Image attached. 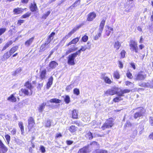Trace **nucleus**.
Returning <instances> with one entry per match:
<instances>
[{
  "label": "nucleus",
  "mask_w": 153,
  "mask_h": 153,
  "mask_svg": "<svg viewBox=\"0 0 153 153\" xmlns=\"http://www.w3.org/2000/svg\"><path fill=\"white\" fill-rule=\"evenodd\" d=\"M146 77V75L142 72H139L137 74L135 79L138 80H142L144 79Z\"/></svg>",
  "instance_id": "obj_7"
},
{
  "label": "nucleus",
  "mask_w": 153,
  "mask_h": 153,
  "mask_svg": "<svg viewBox=\"0 0 153 153\" xmlns=\"http://www.w3.org/2000/svg\"><path fill=\"white\" fill-rule=\"evenodd\" d=\"M11 134L13 135L16 134V131L15 129H13L11 132Z\"/></svg>",
  "instance_id": "obj_62"
},
{
  "label": "nucleus",
  "mask_w": 153,
  "mask_h": 153,
  "mask_svg": "<svg viewBox=\"0 0 153 153\" xmlns=\"http://www.w3.org/2000/svg\"><path fill=\"white\" fill-rule=\"evenodd\" d=\"M47 45H45L44 44H42L40 48V50L41 51H44L47 48H49V47H46Z\"/></svg>",
  "instance_id": "obj_39"
},
{
  "label": "nucleus",
  "mask_w": 153,
  "mask_h": 153,
  "mask_svg": "<svg viewBox=\"0 0 153 153\" xmlns=\"http://www.w3.org/2000/svg\"><path fill=\"white\" fill-rule=\"evenodd\" d=\"M77 53H75L69 55L68 57V64L70 65H73L75 64L74 59L77 55Z\"/></svg>",
  "instance_id": "obj_3"
},
{
  "label": "nucleus",
  "mask_w": 153,
  "mask_h": 153,
  "mask_svg": "<svg viewBox=\"0 0 153 153\" xmlns=\"http://www.w3.org/2000/svg\"><path fill=\"white\" fill-rule=\"evenodd\" d=\"M126 75L127 77L130 79H132L133 78L132 74L129 72H127L126 74Z\"/></svg>",
  "instance_id": "obj_51"
},
{
  "label": "nucleus",
  "mask_w": 153,
  "mask_h": 153,
  "mask_svg": "<svg viewBox=\"0 0 153 153\" xmlns=\"http://www.w3.org/2000/svg\"><path fill=\"white\" fill-rule=\"evenodd\" d=\"M90 145L94 146H95L96 147H98L99 146V144H98L97 143L94 141L92 142L90 144Z\"/></svg>",
  "instance_id": "obj_45"
},
{
  "label": "nucleus",
  "mask_w": 153,
  "mask_h": 153,
  "mask_svg": "<svg viewBox=\"0 0 153 153\" xmlns=\"http://www.w3.org/2000/svg\"><path fill=\"white\" fill-rule=\"evenodd\" d=\"M149 137L150 139L153 140V132L151 133L149 136Z\"/></svg>",
  "instance_id": "obj_63"
},
{
  "label": "nucleus",
  "mask_w": 153,
  "mask_h": 153,
  "mask_svg": "<svg viewBox=\"0 0 153 153\" xmlns=\"http://www.w3.org/2000/svg\"><path fill=\"white\" fill-rule=\"evenodd\" d=\"M89 145L84 147L80 149L78 151V153H89L90 151V150L89 149Z\"/></svg>",
  "instance_id": "obj_9"
},
{
  "label": "nucleus",
  "mask_w": 153,
  "mask_h": 153,
  "mask_svg": "<svg viewBox=\"0 0 153 153\" xmlns=\"http://www.w3.org/2000/svg\"><path fill=\"white\" fill-rule=\"evenodd\" d=\"M24 22V20H19L18 21L17 24L20 25H21V24L23 23Z\"/></svg>",
  "instance_id": "obj_58"
},
{
  "label": "nucleus",
  "mask_w": 153,
  "mask_h": 153,
  "mask_svg": "<svg viewBox=\"0 0 153 153\" xmlns=\"http://www.w3.org/2000/svg\"><path fill=\"white\" fill-rule=\"evenodd\" d=\"M70 37L71 36L68 33L67 35H66L62 39L61 41V42H64L68 38Z\"/></svg>",
  "instance_id": "obj_36"
},
{
  "label": "nucleus",
  "mask_w": 153,
  "mask_h": 153,
  "mask_svg": "<svg viewBox=\"0 0 153 153\" xmlns=\"http://www.w3.org/2000/svg\"><path fill=\"white\" fill-rule=\"evenodd\" d=\"M40 150L42 153H45V148L43 146H41L40 147Z\"/></svg>",
  "instance_id": "obj_53"
},
{
  "label": "nucleus",
  "mask_w": 153,
  "mask_h": 153,
  "mask_svg": "<svg viewBox=\"0 0 153 153\" xmlns=\"http://www.w3.org/2000/svg\"><path fill=\"white\" fill-rule=\"evenodd\" d=\"M86 137H88L90 140L92 139L93 138V136L92 133L90 132H88L86 134Z\"/></svg>",
  "instance_id": "obj_41"
},
{
  "label": "nucleus",
  "mask_w": 153,
  "mask_h": 153,
  "mask_svg": "<svg viewBox=\"0 0 153 153\" xmlns=\"http://www.w3.org/2000/svg\"><path fill=\"white\" fill-rule=\"evenodd\" d=\"M113 120L112 118H110L107 120L101 127L103 130H104L107 128L111 127L114 125Z\"/></svg>",
  "instance_id": "obj_1"
},
{
  "label": "nucleus",
  "mask_w": 153,
  "mask_h": 153,
  "mask_svg": "<svg viewBox=\"0 0 153 153\" xmlns=\"http://www.w3.org/2000/svg\"><path fill=\"white\" fill-rule=\"evenodd\" d=\"M24 9L22 8L18 7L14 9L13 10V12L14 14H18L21 13L23 11Z\"/></svg>",
  "instance_id": "obj_15"
},
{
  "label": "nucleus",
  "mask_w": 153,
  "mask_h": 153,
  "mask_svg": "<svg viewBox=\"0 0 153 153\" xmlns=\"http://www.w3.org/2000/svg\"><path fill=\"white\" fill-rule=\"evenodd\" d=\"M119 91L120 92L119 94V96H123V94L129 92L130 91V90L128 89H125L123 90H121L119 88Z\"/></svg>",
  "instance_id": "obj_18"
},
{
  "label": "nucleus",
  "mask_w": 153,
  "mask_h": 153,
  "mask_svg": "<svg viewBox=\"0 0 153 153\" xmlns=\"http://www.w3.org/2000/svg\"><path fill=\"white\" fill-rule=\"evenodd\" d=\"M80 27H77L76 28L73 29L71 31L69 32L68 34L71 36L73 34L77 29L79 28Z\"/></svg>",
  "instance_id": "obj_35"
},
{
  "label": "nucleus",
  "mask_w": 153,
  "mask_h": 153,
  "mask_svg": "<svg viewBox=\"0 0 153 153\" xmlns=\"http://www.w3.org/2000/svg\"><path fill=\"white\" fill-rule=\"evenodd\" d=\"M94 153H108V152L105 150H97Z\"/></svg>",
  "instance_id": "obj_33"
},
{
  "label": "nucleus",
  "mask_w": 153,
  "mask_h": 153,
  "mask_svg": "<svg viewBox=\"0 0 153 153\" xmlns=\"http://www.w3.org/2000/svg\"><path fill=\"white\" fill-rule=\"evenodd\" d=\"M105 20L104 19H102L101 22L99 27V32L97 35H96L94 37V39L97 40L99 38L100 36L102 31L103 30L104 25L105 24Z\"/></svg>",
  "instance_id": "obj_2"
},
{
  "label": "nucleus",
  "mask_w": 153,
  "mask_h": 153,
  "mask_svg": "<svg viewBox=\"0 0 153 153\" xmlns=\"http://www.w3.org/2000/svg\"><path fill=\"white\" fill-rule=\"evenodd\" d=\"M25 86L29 90H32V89L33 88V87L31 83L29 82V81H27L25 83Z\"/></svg>",
  "instance_id": "obj_23"
},
{
  "label": "nucleus",
  "mask_w": 153,
  "mask_h": 153,
  "mask_svg": "<svg viewBox=\"0 0 153 153\" xmlns=\"http://www.w3.org/2000/svg\"><path fill=\"white\" fill-rule=\"evenodd\" d=\"M31 15V13L27 12L25 14L23 15L21 17V18H25L29 17Z\"/></svg>",
  "instance_id": "obj_38"
},
{
  "label": "nucleus",
  "mask_w": 153,
  "mask_h": 153,
  "mask_svg": "<svg viewBox=\"0 0 153 153\" xmlns=\"http://www.w3.org/2000/svg\"><path fill=\"white\" fill-rule=\"evenodd\" d=\"M137 130H135L133 133V134L131 135V137L133 138H134L137 133Z\"/></svg>",
  "instance_id": "obj_44"
},
{
  "label": "nucleus",
  "mask_w": 153,
  "mask_h": 153,
  "mask_svg": "<svg viewBox=\"0 0 153 153\" xmlns=\"http://www.w3.org/2000/svg\"><path fill=\"white\" fill-rule=\"evenodd\" d=\"M80 0H77L70 7H74L75 6H76L77 5H79L80 4Z\"/></svg>",
  "instance_id": "obj_37"
},
{
  "label": "nucleus",
  "mask_w": 153,
  "mask_h": 153,
  "mask_svg": "<svg viewBox=\"0 0 153 153\" xmlns=\"http://www.w3.org/2000/svg\"><path fill=\"white\" fill-rule=\"evenodd\" d=\"M87 48V47L86 45H85L84 46H82L81 47V48L78 50V51L76 52V53H77V54L78 55H79L80 54L81 51H85L86 49Z\"/></svg>",
  "instance_id": "obj_24"
},
{
  "label": "nucleus",
  "mask_w": 153,
  "mask_h": 153,
  "mask_svg": "<svg viewBox=\"0 0 153 153\" xmlns=\"http://www.w3.org/2000/svg\"><path fill=\"white\" fill-rule=\"evenodd\" d=\"M28 128L29 130L32 129L35 123L34 119L31 117H30L28 120Z\"/></svg>",
  "instance_id": "obj_8"
},
{
  "label": "nucleus",
  "mask_w": 153,
  "mask_h": 153,
  "mask_svg": "<svg viewBox=\"0 0 153 153\" xmlns=\"http://www.w3.org/2000/svg\"><path fill=\"white\" fill-rule=\"evenodd\" d=\"M11 55V54L8 52L5 53L4 54L3 56V58H2V61H4L7 59H8L10 56Z\"/></svg>",
  "instance_id": "obj_22"
},
{
  "label": "nucleus",
  "mask_w": 153,
  "mask_h": 153,
  "mask_svg": "<svg viewBox=\"0 0 153 153\" xmlns=\"http://www.w3.org/2000/svg\"><path fill=\"white\" fill-rule=\"evenodd\" d=\"M114 77L117 79H118L120 78V75L119 73L117 71H116L114 72Z\"/></svg>",
  "instance_id": "obj_32"
},
{
  "label": "nucleus",
  "mask_w": 153,
  "mask_h": 153,
  "mask_svg": "<svg viewBox=\"0 0 153 153\" xmlns=\"http://www.w3.org/2000/svg\"><path fill=\"white\" fill-rule=\"evenodd\" d=\"M77 48H76L74 45L71 46V48H69L68 50L66 52V55L71 53V52L77 50Z\"/></svg>",
  "instance_id": "obj_16"
},
{
  "label": "nucleus",
  "mask_w": 153,
  "mask_h": 153,
  "mask_svg": "<svg viewBox=\"0 0 153 153\" xmlns=\"http://www.w3.org/2000/svg\"><path fill=\"white\" fill-rule=\"evenodd\" d=\"M5 138L7 140L8 144H9L10 140V136L8 134H6L5 136Z\"/></svg>",
  "instance_id": "obj_46"
},
{
  "label": "nucleus",
  "mask_w": 153,
  "mask_h": 153,
  "mask_svg": "<svg viewBox=\"0 0 153 153\" xmlns=\"http://www.w3.org/2000/svg\"><path fill=\"white\" fill-rule=\"evenodd\" d=\"M52 85V84L48 82L47 84V89H49Z\"/></svg>",
  "instance_id": "obj_64"
},
{
  "label": "nucleus",
  "mask_w": 153,
  "mask_h": 153,
  "mask_svg": "<svg viewBox=\"0 0 153 153\" xmlns=\"http://www.w3.org/2000/svg\"><path fill=\"white\" fill-rule=\"evenodd\" d=\"M18 124L19 126L21 129L22 134H23V133H24V126H23V123L22 122H19Z\"/></svg>",
  "instance_id": "obj_25"
},
{
  "label": "nucleus",
  "mask_w": 153,
  "mask_h": 153,
  "mask_svg": "<svg viewBox=\"0 0 153 153\" xmlns=\"http://www.w3.org/2000/svg\"><path fill=\"white\" fill-rule=\"evenodd\" d=\"M79 37H76L73 39L70 42L66 45V46L68 47L72 44H75L79 40Z\"/></svg>",
  "instance_id": "obj_17"
},
{
  "label": "nucleus",
  "mask_w": 153,
  "mask_h": 153,
  "mask_svg": "<svg viewBox=\"0 0 153 153\" xmlns=\"http://www.w3.org/2000/svg\"><path fill=\"white\" fill-rule=\"evenodd\" d=\"M129 46L130 49L131 51H134L137 53L138 52V48L137 42L134 41L132 40L130 42Z\"/></svg>",
  "instance_id": "obj_5"
},
{
  "label": "nucleus",
  "mask_w": 153,
  "mask_h": 153,
  "mask_svg": "<svg viewBox=\"0 0 153 153\" xmlns=\"http://www.w3.org/2000/svg\"><path fill=\"white\" fill-rule=\"evenodd\" d=\"M18 46H15L13 47L10 49L9 53L11 55L12 54L14 53L18 49Z\"/></svg>",
  "instance_id": "obj_26"
},
{
  "label": "nucleus",
  "mask_w": 153,
  "mask_h": 153,
  "mask_svg": "<svg viewBox=\"0 0 153 153\" xmlns=\"http://www.w3.org/2000/svg\"><path fill=\"white\" fill-rule=\"evenodd\" d=\"M150 124L152 126H153V117H150L149 118Z\"/></svg>",
  "instance_id": "obj_56"
},
{
  "label": "nucleus",
  "mask_w": 153,
  "mask_h": 153,
  "mask_svg": "<svg viewBox=\"0 0 153 153\" xmlns=\"http://www.w3.org/2000/svg\"><path fill=\"white\" fill-rule=\"evenodd\" d=\"M119 88L117 87H113L110 89H108L105 93L107 95H113L115 94H117L119 96Z\"/></svg>",
  "instance_id": "obj_4"
},
{
  "label": "nucleus",
  "mask_w": 153,
  "mask_h": 153,
  "mask_svg": "<svg viewBox=\"0 0 153 153\" xmlns=\"http://www.w3.org/2000/svg\"><path fill=\"white\" fill-rule=\"evenodd\" d=\"M14 94H11L10 96L7 98V100L11 102H15L17 100L16 97L14 96Z\"/></svg>",
  "instance_id": "obj_14"
},
{
  "label": "nucleus",
  "mask_w": 153,
  "mask_h": 153,
  "mask_svg": "<svg viewBox=\"0 0 153 153\" xmlns=\"http://www.w3.org/2000/svg\"><path fill=\"white\" fill-rule=\"evenodd\" d=\"M40 77L41 79H45L46 74V70L44 69L40 72Z\"/></svg>",
  "instance_id": "obj_20"
},
{
  "label": "nucleus",
  "mask_w": 153,
  "mask_h": 153,
  "mask_svg": "<svg viewBox=\"0 0 153 153\" xmlns=\"http://www.w3.org/2000/svg\"><path fill=\"white\" fill-rule=\"evenodd\" d=\"M6 30V29L4 28H0V36Z\"/></svg>",
  "instance_id": "obj_47"
},
{
  "label": "nucleus",
  "mask_w": 153,
  "mask_h": 153,
  "mask_svg": "<svg viewBox=\"0 0 153 153\" xmlns=\"http://www.w3.org/2000/svg\"><path fill=\"white\" fill-rule=\"evenodd\" d=\"M119 66L120 68H123V65L122 62L121 61H119Z\"/></svg>",
  "instance_id": "obj_59"
},
{
  "label": "nucleus",
  "mask_w": 153,
  "mask_h": 153,
  "mask_svg": "<svg viewBox=\"0 0 153 153\" xmlns=\"http://www.w3.org/2000/svg\"><path fill=\"white\" fill-rule=\"evenodd\" d=\"M37 9V7L35 3L32 4L30 7V10L32 11L33 12L36 11Z\"/></svg>",
  "instance_id": "obj_30"
},
{
  "label": "nucleus",
  "mask_w": 153,
  "mask_h": 153,
  "mask_svg": "<svg viewBox=\"0 0 153 153\" xmlns=\"http://www.w3.org/2000/svg\"><path fill=\"white\" fill-rule=\"evenodd\" d=\"M51 41V39L48 38L47 40L46 41H45V43L44 44L45 45L47 46L49 44Z\"/></svg>",
  "instance_id": "obj_55"
},
{
  "label": "nucleus",
  "mask_w": 153,
  "mask_h": 153,
  "mask_svg": "<svg viewBox=\"0 0 153 153\" xmlns=\"http://www.w3.org/2000/svg\"><path fill=\"white\" fill-rule=\"evenodd\" d=\"M138 109L139 111L136 113L134 114V117L135 119H137L141 116L145 111V110L142 107H139Z\"/></svg>",
  "instance_id": "obj_6"
},
{
  "label": "nucleus",
  "mask_w": 153,
  "mask_h": 153,
  "mask_svg": "<svg viewBox=\"0 0 153 153\" xmlns=\"http://www.w3.org/2000/svg\"><path fill=\"white\" fill-rule=\"evenodd\" d=\"M126 52L124 50H122L120 53L121 57L122 58H124L125 56Z\"/></svg>",
  "instance_id": "obj_49"
},
{
  "label": "nucleus",
  "mask_w": 153,
  "mask_h": 153,
  "mask_svg": "<svg viewBox=\"0 0 153 153\" xmlns=\"http://www.w3.org/2000/svg\"><path fill=\"white\" fill-rule=\"evenodd\" d=\"M51 13V11H49L45 14H44L42 17V18L45 19Z\"/></svg>",
  "instance_id": "obj_42"
},
{
  "label": "nucleus",
  "mask_w": 153,
  "mask_h": 153,
  "mask_svg": "<svg viewBox=\"0 0 153 153\" xmlns=\"http://www.w3.org/2000/svg\"><path fill=\"white\" fill-rule=\"evenodd\" d=\"M58 65V63L55 61H52L49 64V67L50 69L51 68L53 69L55 68Z\"/></svg>",
  "instance_id": "obj_12"
},
{
  "label": "nucleus",
  "mask_w": 153,
  "mask_h": 153,
  "mask_svg": "<svg viewBox=\"0 0 153 153\" xmlns=\"http://www.w3.org/2000/svg\"><path fill=\"white\" fill-rule=\"evenodd\" d=\"M73 92L74 94L76 95H78L80 93L79 90L77 88L74 89Z\"/></svg>",
  "instance_id": "obj_40"
},
{
  "label": "nucleus",
  "mask_w": 153,
  "mask_h": 153,
  "mask_svg": "<svg viewBox=\"0 0 153 153\" xmlns=\"http://www.w3.org/2000/svg\"><path fill=\"white\" fill-rule=\"evenodd\" d=\"M74 87V85L73 84H71L66 87V90L67 91H69L71 89Z\"/></svg>",
  "instance_id": "obj_43"
},
{
  "label": "nucleus",
  "mask_w": 153,
  "mask_h": 153,
  "mask_svg": "<svg viewBox=\"0 0 153 153\" xmlns=\"http://www.w3.org/2000/svg\"><path fill=\"white\" fill-rule=\"evenodd\" d=\"M69 130L72 133L75 132L76 130V129L75 126H71L70 127V128L69 129Z\"/></svg>",
  "instance_id": "obj_34"
},
{
  "label": "nucleus",
  "mask_w": 153,
  "mask_h": 153,
  "mask_svg": "<svg viewBox=\"0 0 153 153\" xmlns=\"http://www.w3.org/2000/svg\"><path fill=\"white\" fill-rule=\"evenodd\" d=\"M64 100L66 104H68L70 102V98L69 96L66 95L64 97Z\"/></svg>",
  "instance_id": "obj_29"
},
{
  "label": "nucleus",
  "mask_w": 153,
  "mask_h": 153,
  "mask_svg": "<svg viewBox=\"0 0 153 153\" xmlns=\"http://www.w3.org/2000/svg\"><path fill=\"white\" fill-rule=\"evenodd\" d=\"M101 77L105 83L108 84H110L112 83V81L108 77L105 76V74H102Z\"/></svg>",
  "instance_id": "obj_13"
},
{
  "label": "nucleus",
  "mask_w": 153,
  "mask_h": 153,
  "mask_svg": "<svg viewBox=\"0 0 153 153\" xmlns=\"http://www.w3.org/2000/svg\"><path fill=\"white\" fill-rule=\"evenodd\" d=\"M51 122L50 120H48L45 123V126L47 127H50L51 126Z\"/></svg>",
  "instance_id": "obj_50"
},
{
  "label": "nucleus",
  "mask_w": 153,
  "mask_h": 153,
  "mask_svg": "<svg viewBox=\"0 0 153 153\" xmlns=\"http://www.w3.org/2000/svg\"><path fill=\"white\" fill-rule=\"evenodd\" d=\"M49 101L51 102H54L58 103H60L61 100L56 98H54L50 100Z\"/></svg>",
  "instance_id": "obj_28"
},
{
  "label": "nucleus",
  "mask_w": 153,
  "mask_h": 153,
  "mask_svg": "<svg viewBox=\"0 0 153 153\" xmlns=\"http://www.w3.org/2000/svg\"><path fill=\"white\" fill-rule=\"evenodd\" d=\"M72 117L74 119H76L77 118V111L76 110H73L72 111Z\"/></svg>",
  "instance_id": "obj_31"
},
{
  "label": "nucleus",
  "mask_w": 153,
  "mask_h": 153,
  "mask_svg": "<svg viewBox=\"0 0 153 153\" xmlns=\"http://www.w3.org/2000/svg\"><path fill=\"white\" fill-rule=\"evenodd\" d=\"M20 94L21 93H23L25 95H31L33 93L32 90L27 89H22L20 91H19Z\"/></svg>",
  "instance_id": "obj_10"
},
{
  "label": "nucleus",
  "mask_w": 153,
  "mask_h": 153,
  "mask_svg": "<svg viewBox=\"0 0 153 153\" xmlns=\"http://www.w3.org/2000/svg\"><path fill=\"white\" fill-rule=\"evenodd\" d=\"M34 39V37H32L26 41L25 43V45L27 46H29L32 43Z\"/></svg>",
  "instance_id": "obj_19"
},
{
  "label": "nucleus",
  "mask_w": 153,
  "mask_h": 153,
  "mask_svg": "<svg viewBox=\"0 0 153 153\" xmlns=\"http://www.w3.org/2000/svg\"><path fill=\"white\" fill-rule=\"evenodd\" d=\"M114 48H116V50H118L121 46V44L119 42H115L114 44Z\"/></svg>",
  "instance_id": "obj_27"
},
{
  "label": "nucleus",
  "mask_w": 153,
  "mask_h": 153,
  "mask_svg": "<svg viewBox=\"0 0 153 153\" xmlns=\"http://www.w3.org/2000/svg\"><path fill=\"white\" fill-rule=\"evenodd\" d=\"M55 35V33L54 32H52L51 35L49 36L48 38L51 39L52 40L53 39V36Z\"/></svg>",
  "instance_id": "obj_54"
},
{
  "label": "nucleus",
  "mask_w": 153,
  "mask_h": 153,
  "mask_svg": "<svg viewBox=\"0 0 153 153\" xmlns=\"http://www.w3.org/2000/svg\"><path fill=\"white\" fill-rule=\"evenodd\" d=\"M46 102H44L41 104L39 106L38 108L39 111V112H42L43 111L44 109L45 108V106L46 105Z\"/></svg>",
  "instance_id": "obj_21"
},
{
  "label": "nucleus",
  "mask_w": 153,
  "mask_h": 153,
  "mask_svg": "<svg viewBox=\"0 0 153 153\" xmlns=\"http://www.w3.org/2000/svg\"><path fill=\"white\" fill-rule=\"evenodd\" d=\"M88 39V37L87 36L85 35L84 36L82 39V41L84 42H86Z\"/></svg>",
  "instance_id": "obj_48"
},
{
  "label": "nucleus",
  "mask_w": 153,
  "mask_h": 153,
  "mask_svg": "<svg viewBox=\"0 0 153 153\" xmlns=\"http://www.w3.org/2000/svg\"><path fill=\"white\" fill-rule=\"evenodd\" d=\"M43 84L42 83H39L38 84V86H37V88L38 90H40L41 88L43 86Z\"/></svg>",
  "instance_id": "obj_52"
},
{
  "label": "nucleus",
  "mask_w": 153,
  "mask_h": 153,
  "mask_svg": "<svg viewBox=\"0 0 153 153\" xmlns=\"http://www.w3.org/2000/svg\"><path fill=\"white\" fill-rule=\"evenodd\" d=\"M96 16V15L95 13H91L87 16V20L89 21H91L95 18Z\"/></svg>",
  "instance_id": "obj_11"
},
{
  "label": "nucleus",
  "mask_w": 153,
  "mask_h": 153,
  "mask_svg": "<svg viewBox=\"0 0 153 153\" xmlns=\"http://www.w3.org/2000/svg\"><path fill=\"white\" fill-rule=\"evenodd\" d=\"M53 80V78L52 77H51L49 79L48 81V82L52 84Z\"/></svg>",
  "instance_id": "obj_60"
},
{
  "label": "nucleus",
  "mask_w": 153,
  "mask_h": 153,
  "mask_svg": "<svg viewBox=\"0 0 153 153\" xmlns=\"http://www.w3.org/2000/svg\"><path fill=\"white\" fill-rule=\"evenodd\" d=\"M21 71V69H18L15 71L14 73L13 74L14 75H15L16 74L20 73Z\"/></svg>",
  "instance_id": "obj_57"
},
{
  "label": "nucleus",
  "mask_w": 153,
  "mask_h": 153,
  "mask_svg": "<svg viewBox=\"0 0 153 153\" xmlns=\"http://www.w3.org/2000/svg\"><path fill=\"white\" fill-rule=\"evenodd\" d=\"M9 46V45H8V44L7 43L5 44V45H4V47H3V49H2V50H5Z\"/></svg>",
  "instance_id": "obj_61"
}]
</instances>
